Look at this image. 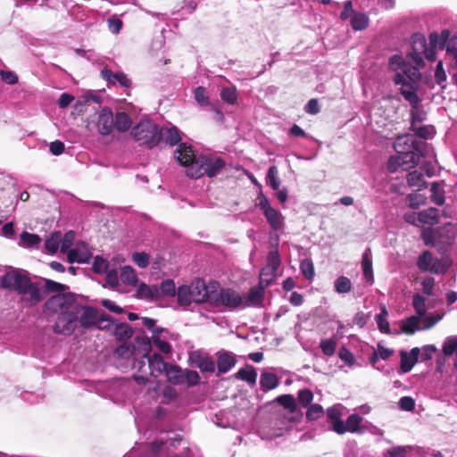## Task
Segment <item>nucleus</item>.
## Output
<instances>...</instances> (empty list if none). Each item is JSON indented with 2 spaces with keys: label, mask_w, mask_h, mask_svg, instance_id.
<instances>
[{
  "label": "nucleus",
  "mask_w": 457,
  "mask_h": 457,
  "mask_svg": "<svg viewBox=\"0 0 457 457\" xmlns=\"http://www.w3.org/2000/svg\"><path fill=\"white\" fill-rule=\"evenodd\" d=\"M259 203L257 206L262 210L268 224L274 231H279L283 229L285 226V218L281 212L273 208L269 199L260 192L258 195Z\"/></svg>",
  "instance_id": "nucleus-9"
},
{
  "label": "nucleus",
  "mask_w": 457,
  "mask_h": 457,
  "mask_svg": "<svg viewBox=\"0 0 457 457\" xmlns=\"http://www.w3.org/2000/svg\"><path fill=\"white\" fill-rule=\"evenodd\" d=\"M189 359L192 365L197 367L203 372H213L215 370V362L211 357L193 353Z\"/></svg>",
  "instance_id": "nucleus-23"
},
{
  "label": "nucleus",
  "mask_w": 457,
  "mask_h": 457,
  "mask_svg": "<svg viewBox=\"0 0 457 457\" xmlns=\"http://www.w3.org/2000/svg\"><path fill=\"white\" fill-rule=\"evenodd\" d=\"M268 185L273 189L278 190L280 186V179L278 178V170L276 166H270L268 170L266 176Z\"/></svg>",
  "instance_id": "nucleus-46"
},
{
  "label": "nucleus",
  "mask_w": 457,
  "mask_h": 457,
  "mask_svg": "<svg viewBox=\"0 0 457 457\" xmlns=\"http://www.w3.org/2000/svg\"><path fill=\"white\" fill-rule=\"evenodd\" d=\"M178 303L180 306L187 307L193 303V299H191V289L190 286H180L179 287L177 292Z\"/></svg>",
  "instance_id": "nucleus-36"
},
{
  "label": "nucleus",
  "mask_w": 457,
  "mask_h": 457,
  "mask_svg": "<svg viewBox=\"0 0 457 457\" xmlns=\"http://www.w3.org/2000/svg\"><path fill=\"white\" fill-rule=\"evenodd\" d=\"M411 129L414 132L412 135L415 136L417 139H420L422 141L433 138L436 134V129L432 125L418 126L412 123Z\"/></svg>",
  "instance_id": "nucleus-27"
},
{
  "label": "nucleus",
  "mask_w": 457,
  "mask_h": 457,
  "mask_svg": "<svg viewBox=\"0 0 457 457\" xmlns=\"http://www.w3.org/2000/svg\"><path fill=\"white\" fill-rule=\"evenodd\" d=\"M39 283L42 285L44 298L49 293L60 294L62 292H64V290L66 289L65 285L55 282L51 279H43Z\"/></svg>",
  "instance_id": "nucleus-33"
},
{
  "label": "nucleus",
  "mask_w": 457,
  "mask_h": 457,
  "mask_svg": "<svg viewBox=\"0 0 457 457\" xmlns=\"http://www.w3.org/2000/svg\"><path fill=\"white\" fill-rule=\"evenodd\" d=\"M120 278L123 284L129 286H136L137 283V276L136 274V271L130 266H124L121 269Z\"/></svg>",
  "instance_id": "nucleus-40"
},
{
  "label": "nucleus",
  "mask_w": 457,
  "mask_h": 457,
  "mask_svg": "<svg viewBox=\"0 0 457 457\" xmlns=\"http://www.w3.org/2000/svg\"><path fill=\"white\" fill-rule=\"evenodd\" d=\"M98 320L97 310L92 306L77 303L74 311L62 316L54 325L56 334L71 335L79 324L84 328L96 326Z\"/></svg>",
  "instance_id": "nucleus-3"
},
{
  "label": "nucleus",
  "mask_w": 457,
  "mask_h": 457,
  "mask_svg": "<svg viewBox=\"0 0 457 457\" xmlns=\"http://www.w3.org/2000/svg\"><path fill=\"white\" fill-rule=\"evenodd\" d=\"M265 287L259 284L250 289L248 296L243 297V309L248 307H259L262 305L264 298Z\"/></svg>",
  "instance_id": "nucleus-19"
},
{
  "label": "nucleus",
  "mask_w": 457,
  "mask_h": 457,
  "mask_svg": "<svg viewBox=\"0 0 457 457\" xmlns=\"http://www.w3.org/2000/svg\"><path fill=\"white\" fill-rule=\"evenodd\" d=\"M428 45L426 38L421 34H414L411 37V52L409 57L411 62L418 65V67L424 66L423 52L426 50Z\"/></svg>",
  "instance_id": "nucleus-13"
},
{
  "label": "nucleus",
  "mask_w": 457,
  "mask_h": 457,
  "mask_svg": "<svg viewBox=\"0 0 457 457\" xmlns=\"http://www.w3.org/2000/svg\"><path fill=\"white\" fill-rule=\"evenodd\" d=\"M407 182L411 187H418V190L427 187V182L423 172L413 170L407 175Z\"/></svg>",
  "instance_id": "nucleus-35"
},
{
  "label": "nucleus",
  "mask_w": 457,
  "mask_h": 457,
  "mask_svg": "<svg viewBox=\"0 0 457 457\" xmlns=\"http://www.w3.org/2000/svg\"><path fill=\"white\" fill-rule=\"evenodd\" d=\"M236 378L247 382L250 385H254L257 378V372L252 366L241 368L236 374Z\"/></svg>",
  "instance_id": "nucleus-34"
},
{
  "label": "nucleus",
  "mask_w": 457,
  "mask_h": 457,
  "mask_svg": "<svg viewBox=\"0 0 457 457\" xmlns=\"http://www.w3.org/2000/svg\"><path fill=\"white\" fill-rule=\"evenodd\" d=\"M387 311L386 307H383L381 312L375 316V320L378 329L382 333L388 334L390 332L389 323L386 320Z\"/></svg>",
  "instance_id": "nucleus-49"
},
{
  "label": "nucleus",
  "mask_w": 457,
  "mask_h": 457,
  "mask_svg": "<svg viewBox=\"0 0 457 457\" xmlns=\"http://www.w3.org/2000/svg\"><path fill=\"white\" fill-rule=\"evenodd\" d=\"M217 282H211L208 285L202 279H197L191 283V299L194 303H208L210 304V296L214 293L215 287H218Z\"/></svg>",
  "instance_id": "nucleus-11"
},
{
  "label": "nucleus",
  "mask_w": 457,
  "mask_h": 457,
  "mask_svg": "<svg viewBox=\"0 0 457 457\" xmlns=\"http://www.w3.org/2000/svg\"><path fill=\"white\" fill-rule=\"evenodd\" d=\"M324 414V410L322 406L319 403L310 404L308 406L306 411V418L308 420H316L319 418L322 417Z\"/></svg>",
  "instance_id": "nucleus-58"
},
{
  "label": "nucleus",
  "mask_w": 457,
  "mask_h": 457,
  "mask_svg": "<svg viewBox=\"0 0 457 457\" xmlns=\"http://www.w3.org/2000/svg\"><path fill=\"white\" fill-rule=\"evenodd\" d=\"M277 402L288 410L290 412H294L296 410V402L292 395H282L277 397Z\"/></svg>",
  "instance_id": "nucleus-51"
},
{
  "label": "nucleus",
  "mask_w": 457,
  "mask_h": 457,
  "mask_svg": "<svg viewBox=\"0 0 457 457\" xmlns=\"http://www.w3.org/2000/svg\"><path fill=\"white\" fill-rule=\"evenodd\" d=\"M30 278L28 276V272L24 270H12L6 272L2 277V287L5 289L15 291L18 294L21 290L25 289V287L29 285Z\"/></svg>",
  "instance_id": "nucleus-10"
},
{
  "label": "nucleus",
  "mask_w": 457,
  "mask_h": 457,
  "mask_svg": "<svg viewBox=\"0 0 457 457\" xmlns=\"http://www.w3.org/2000/svg\"><path fill=\"white\" fill-rule=\"evenodd\" d=\"M159 297L161 296H174L176 295V286L172 279L167 278L162 281L158 287Z\"/></svg>",
  "instance_id": "nucleus-44"
},
{
  "label": "nucleus",
  "mask_w": 457,
  "mask_h": 457,
  "mask_svg": "<svg viewBox=\"0 0 457 457\" xmlns=\"http://www.w3.org/2000/svg\"><path fill=\"white\" fill-rule=\"evenodd\" d=\"M170 365L164 361L162 355L154 353L150 356L144 353L140 359L134 361L133 378L138 385H145L151 377L156 378L163 372L166 373Z\"/></svg>",
  "instance_id": "nucleus-5"
},
{
  "label": "nucleus",
  "mask_w": 457,
  "mask_h": 457,
  "mask_svg": "<svg viewBox=\"0 0 457 457\" xmlns=\"http://www.w3.org/2000/svg\"><path fill=\"white\" fill-rule=\"evenodd\" d=\"M137 296L139 299L144 300H154L159 298V291L158 287L148 286L145 283H141L137 289Z\"/></svg>",
  "instance_id": "nucleus-26"
},
{
  "label": "nucleus",
  "mask_w": 457,
  "mask_h": 457,
  "mask_svg": "<svg viewBox=\"0 0 457 457\" xmlns=\"http://www.w3.org/2000/svg\"><path fill=\"white\" fill-rule=\"evenodd\" d=\"M108 266V262L104 258L96 255L93 261L92 270L95 273L102 274L107 271Z\"/></svg>",
  "instance_id": "nucleus-59"
},
{
  "label": "nucleus",
  "mask_w": 457,
  "mask_h": 457,
  "mask_svg": "<svg viewBox=\"0 0 457 457\" xmlns=\"http://www.w3.org/2000/svg\"><path fill=\"white\" fill-rule=\"evenodd\" d=\"M142 323L152 332L153 336L161 335L163 331L162 328L156 327V320L152 318H143Z\"/></svg>",
  "instance_id": "nucleus-64"
},
{
  "label": "nucleus",
  "mask_w": 457,
  "mask_h": 457,
  "mask_svg": "<svg viewBox=\"0 0 457 457\" xmlns=\"http://www.w3.org/2000/svg\"><path fill=\"white\" fill-rule=\"evenodd\" d=\"M75 239V233L71 230L66 232L63 237L61 236V241H60V250L62 253H67L71 250V245L73 244V241Z\"/></svg>",
  "instance_id": "nucleus-53"
},
{
  "label": "nucleus",
  "mask_w": 457,
  "mask_h": 457,
  "mask_svg": "<svg viewBox=\"0 0 457 457\" xmlns=\"http://www.w3.org/2000/svg\"><path fill=\"white\" fill-rule=\"evenodd\" d=\"M133 262L139 268H146L149 265V255L144 252H136L132 254Z\"/></svg>",
  "instance_id": "nucleus-63"
},
{
  "label": "nucleus",
  "mask_w": 457,
  "mask_h": 457,
  "mask_svg": "<svg viewBox=\"0 0 457 457\" xmlns=\"http://www.w3.org/2000/svg\"><path fill=\"white\" fill-rule=\"evenodd\" d=\"M77 303L73 294L62 292L51 296L45 305L49 312L58 313L56 320H59L65 314L74 311Z\"/></svg>",
  "instance_id": "nucleus-8"
},
{
  "label": "nucleus",
  "mask_w": 457,
  "mask_h": 457,
  "mask_svg": "<svg viewBox=\"0 0 457 457\" xmlns=\"http://www.w3.org/2000/svg\"><path fill=\"white\" fill-rule=\"evenodd\" d=\"M320 347L326 356H333L336 353L337 340L334 338L323 339L320 341Z\"/></svg>",
  "instance_id": "nucleus-56"
},
{
  "label": "nucleus",
  "mask_w": 457,
  "mask_h": 457,
  "mask_svg": "<svg viewBox=\"0 0 457 457\" xmlns=\"http://www.w3.org/2000/svg\"><path fill=\"white\" fill-rule=\"evenodd\" d=\"M417 265L420 270L436 273L438 271V260L432 253L425 251L418 259Z\"/></svg>",
  "instance_id": "nucleus-24"
},
{
  "label": "nucleus",
  "mask_w": 457,
  "mask_h": 457,
  "mask_svg": "<svg viewBox=\"0 0 457 457\" xmlns=\"http://www.w3.org/2000/svg\"><path fill=\"white\" fill-rule=\"evenodd\" d=\"M418 65L414 64V66H407L406 64L403 65L402 71L403 75L406 78L407 80L413 83L420 77Z\"/></svg>",
  "instance_id": "nucleus-57"
},
{
  "label": "nucleus",
  "mask_w": 457,
  "mask_h": 457,
  "mask_svg": "<svg viewBox=\"0 0 457 457\" xmlns=\"http://www.w3.org/2000/svg\"><path fill=\"white\" fill-rule=\"evenodd\" d=\"M143 354L144 353H141L139 351H137L135 345L132 344H123L115 350V355L120 361V365L125 364L126 366H130L131 370H133L134 361L140 359Z\"/></svg>",
  "instance_id": "nucleus-14"
},
{
  "label": "nucleus",
  "mask_w": 457,
  "mask_h": 457,
  "mask_svg": "<svg viewBox=\"0 0 457 457\" xmlns=\"http://www.w3.org/2000/svg\"><path fill=\"white\" fill-rule=\"evenodd\" d=\"M41 238L36 234L22 232L20 237V245L24 247H37Z\"/></svg>",
  "instance_id": "nucleus-42"
},
{
  "label": "nucleus",
  "mask_w": 457,
  "mask_h": 457,
  "mask_svg": "<svg viewBox=\"0 0 457 457\" xmlns=\"http://www.w3.org/2000/svg\"><path fill=\"white\" fill-rule=\"evenodd\" d=\"M159 133L161 141L170 146L176 145L181 141L180 131L173 125L159 128Z\"/></svg>",
  "instance_id": "nucleus-22"
},
{
  "label": "nucleus",
  "mask_w": 457,
  "mask_h": 457,
  "mask_svg": "<svg viewBox=\"0 0 457 457\" xmlns=\"http://www.w3.org/2000/svg\"><path fill=\"white\" fill-rule=\"evenodd\" d=\"M277 274V270H267V267H263L260 271L259 284L269 287L274 280Z\"/></svg>",
  "instance_id": "nucleus-50"
},
{
  "label": "nucleus",
  "mask_w": 457,
  "mask_h": 457,
  "mask_svg": "<svg viewBox=\"0 0 457 457\" xmlns=\"http://www.w3.org/2000/svg\"><path fill=\"white\" fill-rule=\"evenodd\" d=\"M217 357L218 373L220 374L228 372L237 363L235 355L230 352H218Z\"/></svg>",
  "instance_id": "nucleus-20"
},
{
  "label": "nucleus",
  "mask_w": 457,
  "mask_h": 457,
  "mask_svg": "<svg viewBox=\"0 0 457 457\" xmlns=\"http://www.w3.org/2000/svg\"><path fill=\"white\" fill-rule=\"evenodd\" d=\"M210 305L215 308L222 307L229 312L243 310V296L231 288L218 287L210 296Z\"/></svg>",
  "instance_id": "nucleus-7"
},
{
  "label": "nucleus",
  "mask_w": 457,
  "mask_h": 457,
  "mask_svg": "<svg viewBox=\"0 0 457 457\" xmlns=\"http://www.w3.org/2000/svg\"><path fill=\"white\" fill-rule=\"evenodd\" d=\"M412 306L416 314L405 319L401 324L404 334L413 335L416 331L429 329L442 319V315H426V298L420 294L413 295Z\"/></svg>",
  "instance_id": "nucleus-4"
},
{
  "label": "nucleus",
  "mask_w": 457,
  "mask_h": 457,
  "mask_svg": "<svg viewBox=\"0 0 457 457\" xmlns=\"http://www.w3.org/2000/svg\"><path fill=\"white\" fill-rule=\"evenodd\" d=\"M101 77L106 80L107 83H119L122 87H129L131 85V80L121 71L112 72L111 70L105 68L101 71Z\"/></svg>",
  "instance_id": "nucleus-21"
},
{
  "label": "nucleus",
  "mask_w": 457,
  "mask_h": 457,
  "mask_svg": "<svg viewBox=\"0 0 457 457\" xmlns=\"http://www.w3.org/2000/svg\"><path fill=\"white\" fill-rule=\"evenodd\" d=\"M97 129L101 135L108 136L113 130V113L108 107L103 108L97 119Z\"/></svg>",
  "instance_id": "nucleus-18"
},
{
  "label": "nucleus",
  "mask_w": 457,
  "mask_h": 457,
  "mask_svg": "<svg viewBox=\"0 0 457 457\" xmlns=\"http://www.w3.org/2000/svg\"><path fill=\"white\" fill-rule=\"evenodd\" d=\"M281 264L280 255L278 250L270 251L267 255V270H278Z\"/></svg>",
  "instance_id": "nucleus-54"
},
{
  "label": "nucleus",
  "mask_w": 457,
  "mask_h": 457,
  "mask_svg": "<svg viewBox=\"0 0 457 457\" xmlns=\"http://www.w3.org/2000/svg\"><path fill=\"white\" fill-rule=\"evenodd\" d=\"M221 99L228 104H235L237 101V90L233 85L222 87L220 91Z\"/></svg>",
  "instance_id": "nucleus-43"
},
{
  "label": "nucleus",
  "mask_w": 457,
  "mask_h": 457,
  "mask_svg": "<svg viewBox=\"0 0 457 457\" xmlns=\"http://www.w3.org/2000/svg\"><path fill=\"white\" fill-rule=\"evenodd\" d=\"M133 335V330L127 323H120L115 328V336L119 339H128Z\"/></svg>",
  "instance_id": "nucleus-60"
},
{
  "label": "nucleus",
  "mask_w": 457,
  "mask_h": 457,
  "mask_svg": "<svg viewBox=\"0 0 457 457\" xmlns=\"http://www.w3.org/2000/svg\"><path fill=\"white\" fill-rule=\"evenodd\" d=\"M420 350L419 347H413L410 352L402 350L400 352V374L410 372L419 361Z\"/></svg>",
  "instance_id": "nucleus-16"
},
{
  "label": "nucleus",
  "mask_w": 457,
  "mask_h": 457,
  "mask_svg": "<svg viewBox=\"0 0 457 457\" xmlns=\"http://www.w3.org/2000/svg\"><path fill=\"white\" fill-rule=\"evenodd\" d=\"M194 97L200 106H208L210 104L207 90L204 87L199 86L195 88Z\"/></svg>",
  "instance_id": "nucleus-52"
},
{
  "label": "nucleus",
  "mask_w": 457,
  "mask_h": 457,
  "mask_svg": "<svg viewBox=\"0 0 457 457\" xmlns=\"http://www.w3.org/2000/svg\"><path fill=\"white\" fill-rule=\"evenodd\" d=\"M278 378L271 372H262L260 378V385L265 391L272 390L278 386Z\"/></svg>",
  "instance_id": "nucleus-32"
},
{
  "label": "nucleus",
  "mask_w": 457,
  "mask_h": 457,
  "mask_svg": "<svg viewBox=\"0 0 457 457\" xmlns=\"http://www.w3.org/2000/svg\"><path fill=\"white\" fill-rule=\"evenodd\" d=\"M450 37V31L444 29L439 35L436 32H433L429 35V46L436 49L443 50L445 47V44Z\"/></svg>",
  "instance_id": "nucleus-31"
},
{
  "label": "nucleus",
  "mask_w": 457,
  "mask_h": 457,
  "mask_svg": "<svg viewBox=\"0 0 457 457\" xmlns=\"http://www.w3.org/2000/svg\"><path fill=\"white\" fill-rule=\"evenodd\" d=\"M431 200L437 205H443L445 203V190L443 184L440 182H434L431 185Z\"/></svg>",
  "instance_id": "nucleus-39"
},
{
  "label": "nucleus",
  "mask_w": 457,
  "mask_h": 457,
  "mask_svg": "<svg viewBox=\"0 0 457 457\" xmlns=\"http://www.w3.org/2000/svg\"><path fill=\"white\" fill-rule=\"evenodd\" d=\"M442 352L443 354L447 357H451L457 353V337H450L446 338L443 345Z\"/></svg>",
  "instance_id": "nucleus-55"
},
{
  "label": "nucleus",
  "mask_w": 457,
  "mask_h": 457,
  "mask_svg": "<svg viewBox=\"0 0 457 457\" xmlns=\"http://www.w3.org/2000/svg\"><path fill=\"white\" fill-rule=\"evenodd\" d=\"M395 155L391 156L387 162L390 172H396L398 169L407 170L418 164L420 157L428 155L430 146L426 141L417 139L411 134L402 135L394 142Z\"/></svg>",
  "instance_id": "nucleus-2"
},
{
  "label": "nucleus",
  "mask_w": 457,
  "mask_h": 457,
  "mask_svg": "<svg viewBox=\"0 0 457 457\" xmlns=\"http://www.w3.org/2000/svg\"><path fill=\"white\" fill-rule=\"evenodd\" d=\"M334 290L340 295L351 292L352 282L350 278L345 276H339L334 281Z\"/></svg>",
  "instance_id": "nucleus-41"
},
{
  "label": "nucleus",
  "mask_w": 457,
  "mask_h": 457,
  "mask_svg": "<svg viewBox=\"0 0 457 457\" xmlns=\"http://www.w3.org/2000/svg\"><path fill=\"white\" fill-rule=\"evenodd\" d=\"M362 421V417L359 414L353 413L347 417L345 425L347 432L351 433H361L362 430L360 428V424Z\"/></svg>",
  "instance_id": "nucleus-45"
},
{
  "label": "nucleus",
  "mask_w": 457,
  "mask_h": 457,
  "mask_svg": "<svg viewBox=\"0 0 457 457\" xmlns=\"http://www.w3.org/2000/svg\"><path fill=\"white\" fill-rule=\"evenodd\" d=\"M165 374L168 379L175 385L182 384L185 381L184 370L178 366L170 365Z\"/></svg>",
  "instance_id": "nucleus-38"
},
{
  "label": "nucleus",
  "mask_w": 457,
  "mask_h": 457,
  "mask_svg": "<svg viewBox=\"0 0 457 457\" xmlns=\"http://www.w3.org/2000/svg\"><path fill=\"white\" fill-rule=\"evenodd\" d=\"M300 270L308 280H312L315 276L314 265L311 259H303L300 263Z\"/></svg>",
  "instance_id": "nucleus-48"
},
{
  "label": "nucleus",
  "mask_w": 457,
  "mask_h": 457,
  "mask_svg": "<svg viewBox=\"0 0 457 457\" xmlns=\"http://www.w3.org/2000/svg\"><path fill=\"white\" fill-rule=\"evenodd\" d=\"M418 220L422 224L436 225L439 222V211L435 207L420 211L418 213Z\"/></svg>",
  "instance_id": "nucleus-25"
},
{
  "label": "nucleus",
  "mask_w": 457,
  "mask_h": 457,
  "mask_svg": "<svg viewBox=\"0 0 457 457\" xmlns=\"http://www.w3.org/2000/svg\"><path fill=\"white\" fill-rule=\"evenodd\" d=\"M132 125V120L129 114L124 112H119L113 116V129L119 132L128 131Z\"/></svg>",
  "instance_id": "nucleus-28"
},
{
  "label": "nucleus",
  "mask_w": 457,
  "mask_h": 457,
  "mask_svg": "<svg viewBox=\"0 0 457 457\" xmlns=\"http://www.w3.org/2000/svg\"><path fill=\"white\" fill-rule=\"evenodd\" d=\"M68 258L71 262L89 263L92 253L85 242H79L76 246L69 252Z\"/></svg>",
  "instance_id": "nucleus-17"
},
{
  "label": "nucleus",
  "mask_w": 457,
  "mask_h": 457,
  "mask_svg": "<svg viewBox=\"0 0 457 457\" xmlns=\"http://www.w3.org/2000/svg\"><path fill=\"white\" fill-rule=\"evenodd\" d=\"M131 135L139 145L153 148L161 142L159 127L149 120L139 121L131 130Z\"/></svg>",
  "instance_id": "nucleus-6"
},
{
  "label": "nucleus",
  "mask_w": 457,
  "mask_h": 457,
  "mask_svg": "<svg viewBox=\"0 0 457 457\" xmlns=\"http://www.w3.org/2000/svg\"><path fill=\"white\" fill-rule=\"evenodd\" d=\"M350 22L352 29L359 31L365 29L369 26L370 19L368 15L363 12H356L353 13Z\"/></svg>",
  "instance_id": "nucleus-37"
},
{
  "label": "nucleus",
  "mask_w": 457,
  "mask_h": 457,
  "mask_svg": "<svg viewBox=\"0 0 457 457\" xmlns=\"http://www.w3.org/2000/svg\"><path fill=\"white\" fill-rule=\"evenodd\" d=\"M297 397H298V401L302 404V406L303 408H306L310 404H312V402L313 400V394L310 389L303 388L302 390H299Z\"/></svg>",
  "instance_id": "nucleus-61"
},
{
  "label": "nucleus",
  "mask_w": 457,
  "mask_h": 457,
  "mask_svg": "<svg viewBox=\"0 0 457 457\" xmlns=\"http://www.w3.org/2000/svg\"><path fill=\"white\" fill-rule=\"evenodd\" d=\"M370 250L368 248L362 254L361 266L363 271V277L366 279L369 285H372L374 283V276H373V269H372V261L370 257Z\"/></svg>",
  "instance_id": "nucleus-29"
},
{
  "label": "nucleus",
  "mask_w": 457,
  "mask_h": 457,
  "mask_svg": "<svg viewBox=\"0 0 457 457\" xmlns=\"http://www.w3.org/2000/svg\"><path fill=\"white\" fill-rule=\"evenodd\" d=\"M394 82L395 85H401V94L404 99L410 103L412 108L419 107L420 99L416 93V88L414 87L413 83L407 80L401 72H397L395 75Z\"/></svg>",
  "instance_id": "nucleus-12"
},
{
  "label": "nucleus",
  "mask_w": 457,
  "mask_h": 457,
  "mask_svg": "<svg viewBox=\"0 0 457 457\" xmlns=\"http://www.w3.org/2000/svg\"><path fill=\"white\" fill-rule=\"evenodd\" d=\"M153 344L154 346L163 353H170L171 352L170 345L160 338V335L152 336Z\"/></svg>",
  "instance_id": "nucleus-62"
},
{
  "label": "nucleus",
  "mask_w": 457,
  "mask_h": 457,
  "mask_svg": "<svg viewBox=\"0 0 457 457\" xmlns=\"http://www.w3.org/2000/svg\"><path fill=\"white\" fill-rule=\"evenodd\" d=\"M19 295L30 306L37 304L44 299L42 285L39 282H32L31 280L29 281V285Z\"/></svg>",
  "instance_id": "nucleus-15"
},
{
  "label": "nucleus",
  "mask_w": 457,
  "mask_h": 457,
  "mask_svg": "<svg viewBox=\"0 0 457 457\" xmlns=\"http://www.w3.org/2000/svg\"><path fill=\"white\" fill-rule=\"evenodd\" d=\"M174 156L180 165L186 167L189 178L200 179L206 175L209 178L218 175L225 167V161L217 156L197 155L191 145L180 143L174 152Z\"/></svg>",
  "instance_id": "nucleus-1"
},
{
  "label": "nucleus",
  "mask_w": 457,
  "mask_h": 457,
  "mask_svg": "<svg viewBox=\"0 0 457 457\" xmlns=\"http://www.w3.org/2000/svg\"><path fill=\"white\" fill-rule=\"evenodd\" d=\"M182 437L179 435H174L173 437H169L165 442L163 441H154L151 445V449L154 453H161L164 447L175 448L180 444Z\"/></svg>",
  "instance_id": "nucleus-30"
},
{
  "label": "nucleus",
  "mask_w": 457,
  "mask_h": 457,
  "mask_svg": "<svg viewBox=\"0 0 457 457\" xmlns=\"http://www.w3.org/2000/svg\"><path fill=\"white\" fill-rule=\"evenodd\" d=\"M61 233H53L50 237L45 241L46 249L51 253H55L60 249Z\"/></svg>",
  "instance_id": "nucleus-47"
}]
</instances>
